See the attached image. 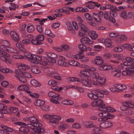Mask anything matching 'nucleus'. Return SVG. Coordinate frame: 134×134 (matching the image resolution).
<instances>
[{
  "label": "nucleus",
  "mask_w": 134,
  "mask_h": 134,
  "mask_svg": "<svg viewBox=\"0 0 134 134\" xmlns=\"http://www.w3.org/2000/svg\"><path fill=\"white\" fill-rule=\"evenodd\" d=\"M113 71L114 76L117 77H119L120 76L121 72L120 69H113Z\"/></svg>",
  "instance_id": "26"
},
{
  "label": "nucleus",
  "mask_w": 134,
  "mask_h": 134,
  "mask_svg": "<svg viewBox=\"0 0 134 134\" xmlns=\"http://www.w3.org/2000/svg\"><path fill=\"white\" fill-rule=\"evenodd\" d=\"M75 121V119L74 118H70L65 120V122L67 123H72Z\"/></svg>",
  "instance_id": "63"
},
{
  "label": "nucleus",
  "mask_w": 134,
  "mask_h": 134,
  "mask_svg": "<svg viewBox=\"0 0 134 134\" xmlns=\"http://www.w3.org/2000/svg\"><path fill=\"white\" fill-rule=\"evenodd\" d=\"M68 80L71 81H76L79 82L80 81V80L78 78L74 77H69Z\"/></svg>",
  "instance_id": "55"
},
{
  "label": "nucleus",
  "mask_w": 134,
  "mask_h": 134,
  "mask_svg": "<svg viewBox=\"0 0 134 134\" xmlns=\"http://www.w3.org/2000/svg\"><path fill=\"white\" fill-rule=\"evenodd\" d=\"M103 58L99 56H96L93 61V63L97 65H101L104 63Z\"/></svg>",
  "instance_id": "17"
},
{
  "label": "nucleus",
  "mask_w": 134,
  "mask_h": 134,
  "mask_svg": "<svg viewBox=\"0 0 134 134\" xmlns=\"http://www.w3.org/2000/svg\"><path fill=\"white\" fill-rule=\"evenodd\" d=\"M129 108H134V102H125L123 103V105L120 107L121 110L125 111L128 110Z\"/></svg>",
  "instance_id": "7"
},
{
  "label": "nucleus",
  "mask_w": 134,
  "mask_h": 134,
  "mask_svg": "<svg viewBox=\"0 0 134 134\" xmlns=\"http://www.w3.org/2000/svg\"><path fill=\"white\" fill-rule=\"evenodd\" d=\"M83 126L87 129H91L96 126V125L91 121H86L83 124Z\"/></svg>",
  "instance_id": "15"
},
{
  "label": "nucleus",
  "mask_w": 134,
  "mask_h": 134,
  "mask_svg": "<svg viewBox=\"0 0 134 134\" xmlns=\"http://www.w3.org/2000/svg\"><path fill=\"white\" fill-rule=\"evenodd\" d=\"M67 11V8L66 7H64L62 9H57L55 10L54 12L55 13H62L65 12Z\"/></svg>",
  "instance_id": "50"
},
{
  "label": "nucleus",
  "mask_w": 134,
  "mask_h": 134,
  "mask_svg": "<svg viewBox=\"0 0 134 134\" xmlns=\"http://www.w3.org/2000/svg\"><path fill=\"white\" fill-rule=\"evenodd\" d=\"M48 84L52 86H56L59 84V83L53 80H50L48 82Z\"/></svg>",
  "instance_id": "36"
},
{
  "label": "nucleus",
  "mask_w": 134,
  "mask_h": 134,
  "mask_svg": "<svg viewBox=\"0 0 134 134\" xmlns=\"http://www.w3.org/2000/svg\"><path fill=\"white\" fill-rule=\"evenodd\" d=\"M42 59L43 57L33 54L31 62L33 63L38 64Z\"/></svg>",
  "instance_id": "13"
},
{
  "label": "nucleus",
  "mask_w": 134,
  "mask_h": 134,
  "mask_svg": "<svg viewBox=\"0 0 134 134\" xmlns=\"http://www.w3.org/2000/svg\"><path fill=\"white\" fill-rule=\"evenodd\" d=\"M58 64L62 66L66 67L68 66V64L65 61L61 60L58 61Z\"/></svg>",
  "instance_id": "41"
},
{
  "label": "nucleus",
  "mask_w": 134,
  "mask_h": 134,
  "mask_svg": "<svg viewBox=\"0 0 134 134\" xmlns=\"http://www.w3.org/2000/svg\"><path fill=\"white\" fill-rule=\"evenodd\" d=\"M73 127L76 129H79L81 127V125L80 124L77 123H74L72 124Z\"/></svg>",
  "instance_id": "60"
},
{
  "label": "nucleus",
  "mask_w": 134,
  "mask_h": 134,
  "mask_svg": "<svg viewBox=\"0 0 134 134\" xmlns=\"http://www.w3.org/2000/svg\"><path fill=\"white\" fill-rule=\"evenodd\" d=\"M13 58L16 59H23L24 58V57L20 55H15L12 56Z\"/></svg>",
  "instance_id": "56"
},
{
  "label": "nucleus",
  "mask_w": 134,
  "mask_h": 134,
  "mask_svg": "<svg viewBox=\"0 0 134 134\" xmlns=\"http://www.w3.org/2000/svg\"><path fill=\"white\" fill-rule=\"evenodd\" d=\"M23 75L25 77L29 78H31L32 77V76L31 74L26 72H23Z\"/></svg>",
  "instance_id": "64"
},
{
  "label": "nucleus",
  "mask_w": 134,
  "mask_h": 134,
  "mask_svg": "<svg viewBox=\"0 0 134 134\" xmlns=\"http://www.w3.org/2000/svg\"><path fill=\"white\" fill-rule=\"evenodd\" d=\"M15 124L21 126L19 128L20 131L23 133V134H29V129L26 127L27 126L28 127L32 129L33 131L31 133L32 134H40L43 130L42 128L39 127L37 126L36 127L34 126L33 124H27L25 123L21 122H15Z\"/></svg>",
  "instance_id": "1"
},
{
  "label": "nucleus",
  "mask_w": 134,
  "mask_h": 134,
  "mask_svg": "<svg viewBox=\"0 0 134 134\" xmlns=\"http://www.w3.org/2000/svg\"><path fill=\"white\" fill-rule=\"evenodd\" d=\"M96 81L99 85H103L106 82V80L105 78L100 76L96 80Z\"/></svg>",
  "instance_id": "19"
},
{
  "label": "nucleus",
  "mask_w": 134,
  "mask_h": 134,
  "mask_svg": "<svg viewBox=\"0 0 134 134\" xmlns=\"http://www.w3.org/2000/svg\"><path fill=\"white\" fill-rule=\"evenodd\" d=\"M10 34L13 40L15 42H18L19 41L20 38L18 35L15 32L12 31H10Z\"/></svg>",
  "instance_id": "18"
},
{
  "label": "nucleus",
  "mask_w": 134,
  "mask_h": 134,
  "mask_svg": "<svg viewBox=\"0 0 134 134\" xmlns=\"http://www.w3.org/2000/svg\"><path fill=\"white\" fill-rule=\"evenodd\" d=\"M81 42L87 45H90L93 43L94 41L91 40L88 37H84L80 40Z\"/></svg>",
  "instance_id": "16"
},
{
  "label": "nucleus",
  "mask_w": 134,
  "mask_h": 134,
  "mask_svg": "<svg viewBox=\"0 0 134 134\" xmlns=\"http://www.w3.org/2000/svg\"><path fill=\"white\" fill-rule=\"evenodd\" d=\"M71 57L75 59H80V61L83 62H87L89 60L88 58L85 57L84 55L80 53L73 55Z\"/></svg>",
  "instance_id": "9"
},
{
  "label": "nucleus",
  "mask_w": 134,
  "mask_h": 134,
  "mask_svg": "<svg viewBox=\"0 0 134 134\" xmlns=\"http://www.w3.org/2000/svg\"><path fill=\"white\" fill-rule=\"evenodd\" d=\"M96 104L98 106H99L100 105V107L101 106H102L103 105H102L103 104V101L101 99H100L98 98L96 100ZM103 105H105L104 104Z\"/></svg>",
  "instance_id": "58"
},
{
  "label": "nucleus",
  "mask_w": 134,
  "mask_h": 134,
  "mask_svg": "<svg viewBox=\"0 0 134 134\" xmlns=\"http://www.w3.org/2000/svg\"><path fill=\"white\" fill-rule=\"evenodd\" d=\"M69 125L66 124L61 125L58 126V129L60 131H63L68 128Z\"/></svg>",
  "instance_id": "30"
},
{
  "label": "nucleus",
  "mask_w": 134,
  "mask_h": 134,
  "mask_svg": "<svg viewBox=\"0 0 134 134\" xmlns=\"http://www.w3.org/2000/svg\"><path fill=\"white\" fill-rule=\"evenodd\" d=\"M31 84L35 86L39 87L41 86V84L38 82L35 79H33L31 81Z\"/></svg>",
  "instance_id": "35"
},
{
  "label": "nucleus",
  "mask_w": 134,
  "mask_h": 134,
  "mask_svg": "<svg viewBox=\"0 0 134 134\" xmlns=\"http://www.w3.org/2000/svg\"><path fill=\"white\" fill-rule=\"evenodd\" d=\"M51 74L52 77H53L58 80H61V77L59 74L56 73H51Z\"/></svg>",
  "instance_id": "40"
},
{
  "label": "nucleus",
  "mask_w": 134,
  "mask_h": 134,
  "mask_svg": "<svg viewBox=\"0 0 134 134\" xmlns=\"http://www.w3.org/2000/svg\"><path fill=\"white\" fill-rule=\"evenodd\" d=\"M113 125V123L111 121H106L102 122L100 124L99 126L101 128L105 129L110 127Z\"/></svg>",
  "instance_id": "12"
},
{
  "label": "nucleus",
  "mask_w": 134,
  "mask_h": 134,
  "mask_svg": "<svg viewBox=\"0 0 134 134\" xmlns=\"http://www.w3.org/2000/svg\"><path fill=\"white\" fill-rule=\"evenodd\" d=\"M66 25L68 30L70 31L72 29V27L71 24L70 22H67Z\"/></svg>",
  "instance_id": "61"
},
{
  "label": "nucleus",
  "mask_w": 134,
  "mask_h": 134,
  "mask_svg": "<svg viewBox=\"0 0 134 134\" xmlns=\"http://www.w3.org/2000/svg\"><path fill=\"white\" fill-rule=\"evenodd\" d=\"M78 47L80 50L83 51H85L87 50V48L86 46L83 44H80L78 46Z\"/></svg>",
  "instance_id": "53"
},
{
  "label": "nucleus",
  "mask_w": 134,
  "mask_h": 134,
  "mask_svg": "<svg viewBox=\"0 0 134 134\" xmlns=\"http://www.w3.org/2000/svg\"><path fill=\"white\" fill-rule=\"evenodd\" d=\"M74 102L69 100H65L62 102V103L63 104L72 105L74 104Z\"/></svg>",
  "instance_id": "39"
},
{
  "label": "nucleus",
  "mask_w": 134,
  "mask_h": 134,
  "mask_svg": "<svg viewBox=\"0 0 134 134\" xmlns=\"http://www.w3.org/2000/svg\"><path fill=\"white\" fill-rule=\"evenodd\" d=\"M31 72L35 74H38L41 72L40 70L37 68H31Z\"/></svg>",
  "instance_id": "42"
},
{
  "label": "nucleus",
  "mask_w": 134,
  "mask_h": 134,
  "mask_svg": "<svg viewBox=\"0 0 134 134\" xmlns=\"http://www.w3.org/2000/svg\"><path fill=\"white\" fill-rule=\"evenodd\" d=\"M111 41L109 39L107 38L105 39L104 44L105 46L107 47H109L111 46Z\"/></svg>",
  "instance_id": "43"
},
{
  "label": "nucleus",
  "mask_w": 134,
  "mask_h": 134,
  "mask_svg": "<svg viewBox=\"0 0 134 134\" xmlns=\"http://www.w3.org/2000/svg\"><path fill=\"white\" fill-rule=\"evenodd\" d=\"M68 63L70 65L74 66H79L80 65V64L77 61L74 60H70L68 62Z\"/></svg>",
  "instance_id": "33"
},
{
  "label": "nucleus",
  "mask_w": 134,
  "mask_h": 134,
  "mask_svg": "<svg viewBox=\"0 0 134 134\" xmlns=\"http://www.w3.org/2000/svg\"><path fill=\"white\" fill-rule=\"evenodd\" d=\"M126 70H127L129 75L131 76L134 72V68L131 67H127L126 68Z\"/></svg>",
  "instance_id": "48"
},
{
  "label": "nucleus",
  "mask_w": 134,
  "mask_h": 134,
  "mask_svg": "<svg viewBox=\"0 0 134 134\" xmlns=\"http://www.w3.org/2000/svg\"><path fill=\"white\" fill-rule=\"evenodd\" d=\"M47 56L48 57V58H57V56L56 54L53 53H48L47 54Z\"/></svg>",
  "instance_id": "54"
},
{
  "label": "nucleus",
  "mask_w": 134,
  "mask_h": 134,
  "mask_svg": "<svg viewBox=\"0 0 134 134\" xmlns=\"http://www.w3.org/2000/svg\"><path fill=\"white\" fill-rule=\"evenodd\" d=\"M125 61L123 63V64L126 66H130L134 63V58L131 57H127Z\"/></svg>",
  "instance_id": "14"
},
{
  "label": "nucleus",
  "mask_w": 134,
  "mask_h": 134,
  "mask_svg": "<svg viewBox=\"0 0 134 134\" xmlns=\"http://www.w3.org/2000/svg\"><path fill=\"white\" fill-rule=\"evenodd\" d=\"M81 81L83 86L89 88L91 87L92 86L89 80L82 79Z\"/></svg>",
  "instance_id": "20"
},
{
  "label": "nucleus",
  "mask_w": 134,
  "mask_h": 134,
  "mask_svg": "<svg viewBox=\"0 0 134 134\" xmlns=\"http://www.w3.org/2000/svg\"><path fill=\"white\" fill-rule=\"evenodd\" d=\"M44 37L43 35H40L36 37V38L40 42L43 41L44 40Z\"/></svg>",
  "instance_id": "52"
},
{
  "label": "nucleus",
  "mask_w": 134,
  "mask_h": 134,
  "mask_svg": "<svg viewBox=\"0 0 134 134\" xmlns=\"http://www.w3.org/2000/svg\"><path fill=\"white\" fill-rule=\"evenodd\" d=\"M86 69L84 70H81L80 71V74L79 75V76L82 78H84L87 76V73H88Z\"/></svg>",
  "instance_id": "22"
},
{
  "label": "nucleus",
  "mask_w": 134,
  "mask_h": 134,
  "mask_svg": "<svg viewBox=\"0 0 134 134\" xmlns=\"http://www.w3.org/2000/svg\"><path fill=\"white\" fill-rule=\"evenodd\" d=\"M62 117L59 115H51L49 122L53 124H57L58 122L62 120Z\"/></svg>",
  "instance_id": "8"
},
{
  "label": "nucleus",
  "mask_w": 134,
  "mask_h": 134,
  "mask_svg": "<svg viewBox=\"0 0 134 134\" xmlns=\"http://www.w3.org/2000/svg\"><path fill=\"white\" fill-rule=\"evenodd\" d=\"M6 57V56H5L3 55H2L0 56V58L2 61L7 64H11L12 62L11 59H7Z\"/></svg>",
  "instance_id": "21"
},
{
  "label": "nucleus",
  "mask_w": 134,
  "mask_h": 134,
  "mask_svg": "<svg viewBox=\"0 0 134 134\" xmlns=\"http://www.w3.org/2000/svg\"><path fill=\"white\" fill-rule=\"evenodd\" d=\"M16 47L18 48L20 51L24 52L25 51V49L23 47L22 44L19 43H16Z\"/></svg>",
  "instance_id": "51"
},
{
  "label": "nucleus",
  "mask_w": 134,
  "mask_h": 134,
  "mask_svg": "<svg viewBox=\"0 0 134 134\" xmlns=\"http://www.w3.org/2000/svg\"><path fill=\"white\" fill-rule=\"evenodd\" d=\"M7 109V107L4 105L3 107L0 110L2 114H7L8 113Z\"/></svg>",
  "instance_id": "49"
},
{
  "label": "nucleus",
  "mask_w": 134,
  "mask_h": 134,
  "mask_svg": "<svg viewBox=\"0 0 134 134\" xmlns=\"http://www.w3.org/2000/svg\"><path fill=\"white\" fill-rule=\"evenodd\" d=\"M79 24L81 28V31L85 33H87L89 31V29L88 27L81 23H79Z\"/></svg>",
  "instance_id": "27"
},
{
  "label": "nucleus",
  "mask_w": 134,
  "mask_h": 134,
  "mask_svg": "<svg viewBox=\"0 0 134 134\" xmlns=\"http://www.w3.org/2000/svg\"><path fill=\"white\" fill-rule=\"evenodd\" d=\"M17 67L19 69L15 70V71L16 74L15 77L18 78L20 82L23 83L26 82L27 81L25 77L21 75L22 74L23 75V72L20 69L26 70L30 68V66L23 64L19 63L17 64Z\"/></svg>",
  "instance_id": "2"
},
{
  "label": "nucleus",
  "mask_w": 134,
  "mask_h": 134,
  "mask_svg": "<svg viewBox=\"0 0 134 134\" xmlns=\"http://www.w3.org/2000/svg\"><path fill=\"white\" fill-rule=\"evenodd\" d=\"M51 97V98L50 100L52 102L57 104H59L60 103L58 100H60L61 98L59 95L55 93V94H53Z\"/></svg>",
  "instance_id": "11"
},
{
  "label": "nucleus",
  "mask_w": 134,
  "mask_h": 134,
  "mask_svg": "<svg viewBox=\"0 0 134 134\" xmlns=\"http://www.w3.org/2000/svg\"><path fill=\"white\" fill-rule=\"evenodd\" d=\"M90 36L91 38L93 40L96 39L98 36V35L94 31H92L90 32Z\"/></svg>",
  "instance_id": "44"
},
{
  "label": "nucleus",
  "mask_w": 134,
  "mask_h": 134,
  "mask_svg": "<svg viewBox=\"0 0 134 134\" xmlns=\"http://www.w3.org/2000/svg\"><path fill=\"white\" fill-rule=\"evenodd\" d=\"M45 34L48 36L52 38L55 37V36L52 33L51 30L49 29H46L45 31Z\"/></svg>",
  "instance_id": "32"
},
{
  "label": "nucleus",
  "mask_w": 134,
  "mask_h": 134,
  "mask_svg": "<svg viewBox=\"0 0 134 134\" xmlns=\"http://www.w3.org/2000/svg\"><path fill=\"white\" fill-rule=\"evenodd\" d=\"M45 104V102L44 101L40 99H37L34 102V104L37 107L42 106Z\"/></svg>",
  "instance_id": "24"
},
{
  "label": "nucleus",
  "mask_w": 134,
  "mask_h": 134,
  "mask_svg": "<svg viewBox=\"0 0 134 134\" xmlns=\"http://www.w3.org/2000/svg\"><path fill=\"white\" fill-rule=\"evenodd\" d=\"M31 42L32 44L35 45H40L42 44L41 42H40L38 39L36 38V37L35 39L31 40Z\"/></svg>",
  "instance_id": "38"
},
{
  "label": "nucleus",
  "mask_w": 134,
  "mask_h": 134,
  "mask_svg": "<svg viewBox=\"0 0 134 134\" xmlns=\"http://www.w3.org/2000/svg\"><path fill=\"white\" fill-rule=\"evenodd\" d=\"M0 72H1L7 73H12L13 71L9 68H4L0 66Z\"/></svg>",
  "instance_id": "23"
},
{
  "label": "nucleus",
  "mask_w": 134,
  "mask_h": 134,
  "mask_svg": "<svg viewBox=\"0 0 134 134\" xmlns=\"http://www.w3.org/2000/svg\"><path fill=\"white\" fill-rule=\"evenodd\" d=\"M27 93L29 94L32 97L38 98L39 95L38 94L36 93H33L30 91H27Z\"/></svg>",
  "instance_id": "46"
},
{
  "label": "nucleus",
  "mask_w": 134,
  "mask_h": 134,
  "mask_svg": "<svg viewBox=\"0 0 134 134\" xmlns=\"http://www.w3.org/2000/svg\"><path fill=\"white\" fill-rule=\"evenodd\" d=\"M104 112H102L98 114V115L102 117V118H99L98 119V120L99 121H106L104 116Z\"/></svg>",
  "instance_id": "34"
},
{
  "label": "nucleus",
  "mask_w": 134,
  "mask_h": 134,
  "mask_svg": "<svg viewBox=\"0 0 134 134\" xmlns=\"http://www.w3.org/2000/svg\"><path fill=\"white\" fill-rule=\"evenodd\" d=\"M117 40V42L120 43L121 42L124 41L127 39V37L125 35H122L119 36L118 37Z\"/></svg>",
  "instance_id": "29"
},
{
  "label": "nucleus",
  "mask_w": 134,
  "mask_h": 134,
  "mask_svg": "<svg viewBox=\"0 0 134 134\" xmlns=\"http://www.w3.org/2000/svg\"><path fill=\"white\" fill-rule=\"evenodd\" d=\"M27 31L30 33H32L34 31L35 28L32 24H28L26 28Z\"/></svg>",
  "instance_id": "28"
},
{
  "label": "nucleus",
  "mask_w": 134,
  "mask_h": 134,
  "mask_svg": "<svg viewBox=\"0 0 134 134\" xmlns=\"http://www.w3.org/2000/svg\"><path fill=\"white\" fill-rule=\"evenodd\" d=\"M8 110L10 111L12 113H15L18 110V108L10 106L8 107Z\"/></svg>",
  "instance_id": "37"
},
{
  "label": "nucleus",
  "mask_w": 134,
  "mask_h": 134,
  "mask_svg": "<svg viewBox=\"0 0 134 134\" xmlns=\"http://www.w3.org/2000/svg\"><path fill=\"white\" fill-rule=\"evenodd\" d=\"M102 46L99 45H94L93 47L94 50L97 51H100L102 49Z\"/></svg>",
  "instance_id": "57"
},
{
  "label": "nucleus",
  "mask_w": 134,
  "mask_h": 134,
  "mask_svg": "<svg viewBox=\"0 0 134 134\" xmlns=\"http://www.w3.org/2000/svg\"><path fill=\"white\" fill-rule=\"evenodd\" d=\"M1 127L2 128L8 132H12L13 131V129L10 127H9L4 125H2Z\"/></svg>",
  "instance_id": "47"
},
{
  "label": "nucleus",
  "mask_w": 134,
  "mask_h": 134,
  "mask_svg": "<svg viewBox=\"0 0 134 134\" xmlns=\"http://www.w3.org/2000/svg\"><path fill=\"white\" fill-rule=\"evenodd\" d=\"M92 129V131L93 132H96L100 133L101 129L100 128L98 127H94Z\"/></svg>",
  "instance_id": "62"
},
{
  "label": "nucleus",
  "mask_w": 134,
  "mask_h": 134,
  "mask_svg": "<svg viewBox=\"0 0 134 134\" xmlns=\"http://www.w3.org/2000/svg\"><path fill=\"white\" fill-rule=\"evenodd\" d=\"M93 18L96 21L100 23L101 21V19L98 14L95 13H93Z\"/></svg>",
  "instance_id": "25"
},
{
  "label": "nucleus",
  "mask_w": 134,
  "mask_h": 134,
  "mask_svg": "<svg viewBox=\"0 0 134 134\" xmlns=\"http://www.w3.org/2000/svg\"><path fill=\"white\" fill-rule=\"evenodd\" d=\"M101 90H93L92 92H88L87 95L88 97L92 100H96L97 99L98 97H103V95L101 96H99L98 94V93H100Z\"/></svg>",
  "instance_id": "6"
},
{
  "label": "nucleus",
  "mask_w": 134,
  "mask_h": 134,
  "mask_svg": "<svg viewBox=\"0 0 134 134\" xmlns=\"http://www.w3.org/2000/svg\"><path fill=\"white\" fill-rule=\"evenodd\" d=\"M43 59L44 61L42 62L41 64L43 65H46L48 63H54L56 62L55 58H48L47 57L44 56H43Z\"/></svg>",
  "instance_id": "10"
},
{
  "label": "nucleus",
  "mask_w": 134,
  "mask_h": 134,
  "mask_svg": "<svg viewBox=\"0 0 134 134\" xmlns=\"http://www.w3.org/2000/svg\"><path fill=\"white\" fill-rule=\"evenodd\" d=\"M91 76L92 78L96 79V80L100 76L98 73L93 72L91 74Z\"/></svg>",
  "instance_id": "45"
},
{
  "label": "nucleus",
  "mask_w": 134,
  "mask_h": 134,
  "mask_svg": "<svg viewBox=\"0 0 134 134\" xmlns=\"http://www.w3.org/2000/svg\"><path fill=\"white\" fill-rule=\"evenodd\" d=\"M98 109L99 111L104 112V115L106 120L108 119H112L115 117L114 115L111 114L109 113L114 112L116 111L115 109L112 107L106 106L105 105H103L100 107Z\"/></svg>",
  "instance_id": "3"
},
{
  "label": "nucleus",
  "mask_w": 134,
  "mask_h": 134,
  "mask_svg": "<svg viewBox=\"0 0 134 134\" xmlns=\"http://www.w3.org/2000/svg\"><path fill=\"white\" fill-rule=\"evenodd\" d=\"M25 122H27L28 121H29L31 123L34 124V126L37 127V126L41 128L42 125L40 123H38L37 119L34 116H31L28 118L24 119Z\"/></svg>",
  "instance_id": "5"
},
{
  "label": "nucleus",
  "mask_w": 134,
  "mask_h": 134,
  "mask_svg": "<svg viewBox=\"0 0 134 134\" xmlns=\"http://www.w3.org/2000/svg\"><path fill=\"white\" fill-rule=\"evenodd\" d=\"M121 17L124 19L127 18V13L125 11H123L121 13Z\"/></svg>",
  "instance_id": "59"
},
{
  "label": "nucleus",
  "mask_w": 134,
  "mask_h": 134,
  "mask_svg": "<svg viewBox=\"0 0 134 134\" xmlns=\"http://www.w3.org/2000/svg\"><path fill=\"white\" fill-rule=\"evenodd\" d=\"M9 53H13L17 54L18 53V52L16 49H14L9 47L6 49L5 51Z\"/></svg>",
  "instance_id": "31"
},
{
  "label": "nucleus",
  "mask_w": 134,
  "mask_h": 134,
  "mask_svg": "<svg viewBox=\"0 0 134 134\" xmlns=\"http://www.w3.org/2000/svg\"><path fill=\"white\" fill-rule=\"evenodd\" d=\"M1 44L0 47V54L8 58L10 57V55L9 54L4 51H5L6 49L10 46L9 43L6 40H4L1 41Z\"/></svg>",
  "instance_id": "4"
}]
</instances>
